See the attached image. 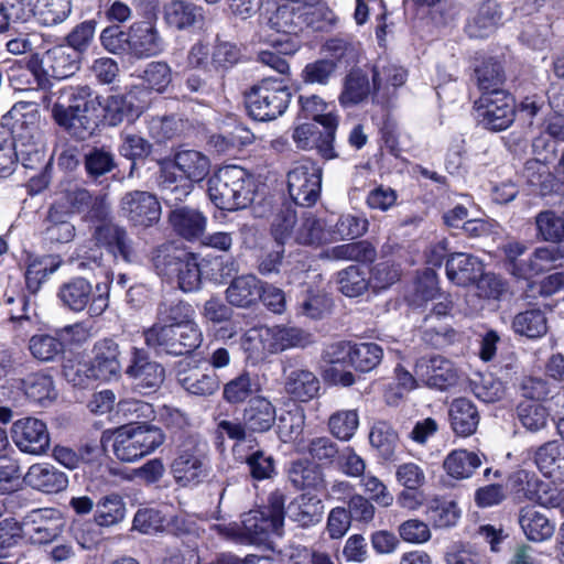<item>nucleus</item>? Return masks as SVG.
Returning a JSON list of instances; mask_svg holds the SVG:
<instances>
[{
	"label": "nucleus",
	"mask_w": 564,
	"mask_h": 564,
	"mask_svg": "<svg viewBox=\"0 0 564 564\" xmlns=\"http://www.w3.org/2000/svg\"><path fill=\"white\" fill-rule=\"evenodd\" d=\"M210 171L207 155L197 150H178L172 165L161 170L160 189L163 199L170 205L183 202L194 188V183L203 181Z\"/></svg>",
	"instance_id": "1"
},
{
	"label": "nucleus",
	"mask_w": 564,
	"mask_h": 564,
	"mask_svg": "<svg viewBox=\"0 0 564 564\" xmlns=\"http://www.w3.org/2000/svg\"><path fill=\"white\" fill-rule=\"evenodd\" d=\"M93 109L94 100L88 87H69L61 91L51 113L54 121L70 135L85 140L95 129Z\"/></svg>",
	"instance_id": "2"
},
{
	"label": "nucleus",
	"mask_w": 564,
	"mask_h": 564,
	"mask_svg": "<svg viewBox=\"0 0 564 564\" xmlns=\"http://www.w3.org/2000/svg\"><path fill=\"white\" fill-rule=\"evenodd\" d=\"M207 185L209 199L219 209H241L253 199L252 178L245 169L237 165L219 169L209 177Z\"/></svg>",
	"instance_id": "3"
},
{
	"label": "nucleus",
	"mask_w": 564,
	"mask_h": 564,
	"mask_svg": "<svg viewBox=\"0 0 564 564\" xmlns=\"http://www.w3.org/2000/svg\"><path fill=\"white\" fill-rule=\"evenodd\" d=\"M291 91L281 78H263L246 93V107L258 121H271L282 116L291 101Z\"/></svg>",
	"instance_id": "4"
},
{
	"label": "nucleus",
	"mask_w": 564,
	"mask_h": 564,
	"mask_svg": "<svg viewBox=\"0 0 564 564\" xmlns=\"http://www.w3.org/2000/svg\"><path fill=\"white\" fill-rule=\"evenodd\" d=\"M165 441L163 431L151 424H126L115 432L113 453L121 462L138 460L160 447Z\"/></svg>",
	"instance_id": "5"
},
{
	"label": "nucleus",
	"mask_w": 564,
	"mask_h": 564,
	"mask_svg": "<svg viewBox=\"0 0 564 564\" xmlns=\"http://www.w3.org/2000/svg\"><path fill=\"white\" fill-rule=\"evenodd\" d=\"M508 486L518 499H528L542 507L558 508L564 512V488L558 489L550 482L540 480L532 471H513L508 478Z\"/></svg>",
	"instance_id": "6"
},
{
	"label": "nucleus",
	"mask_w": 564,
	"mask_h": 564,
	"mask_svg": "<svg viewBox=\"0 0 564 564\" xmlns=\"http://www.w3.org/2000/svg\"><path fill=\"white\" fill-rule=\"evenodd\" d=\"M303 14L291 4H283L268 20L265 41L280 53L294 54L300 48L297 33L302 29Z\"/></svg>",
	"instance_id": "7"
},
{
	"label": "nucleus",
	"mask_w": 564,
	"mask_h": 564,
	"mask_svg": "<svg viewBox=\"0 0 564 564\" xmlns=\"http://www.w3.org/2000/svg\"><path fill=\"white\" fill-rule=\"evenodd\" d=\"M322 167L310 159L294 164L288 173V191L293 202L303 207L314 205L322 189Z\"/></svg>",
	"instance_id": "8"
},
{
	"label": "nucleus",
	"mask_w": 564,
	"mask_h": 564,
	"mask_svg": "<svg viewBox=\"0 0 564 564\" xmlns=\"http://www.w3.org/2000/svg\"><path fill=\"white\" fill-rule=\"evenodd\" d=\"M98 294L94 295L93 285L84 278H75L64 283L58 291L63 305L70 311L82 312L88 307L90 316L101 315L108 307V286H96Z\"/></svg>",
	"instance_id": "9"
},
{
	"label": "nucleus",
	"mask_w": 564,
	"mask_h": 564,
	"mask_svg": "<svg viewBox=\"0 0 564 564\" xmlns=\"http://www.w3.org/2000/svg\"><path fill=\"white\" fill-rule=\"evenodd\" d=\"M475 107L479 122L492 131L506 130L516 117L514 100L506 90L481 94Z\"/></svg>",
	"instance_id": "10"
},
{
	"label": "nucleus",
	"mask_w": 564,
	"mask_h": 564,
	"mask_svg": "<svg viewBox=\"0 0 564 564\" xmlns=\"http://www.w3.org/2000/svg\"><path fill=\"white\" fill-rule=\"evenodd\" d=\"M273 509L269 512L251 510L242 516L240 535L250 544L263 543L270 532H278L283 524L282 501L273 498Z\"/></svg>",
	"instance_id": "11"
},
{
	"label": "nucleus",
	"mask_w": 564,
	"mask_h": 564,
	"mask_svg": "<svg viewBox=\"0 0 564 564\" xmlns=\"http://www.w3.org/2000/svg\"><path fill=\"white\" fill-rule=\"evenodd\" d=\"M11 437L21 452L30 455H44L51 445L46 424L42 420L32 416L13 422Z\"/></svg>",
	"instance_id": "12"
},
{
	"label": "nucleus",
	"mask_w": 564,
	"mask_h": 564,
	"mask_svg": "<svg viewBox=\"0 0 564 564\" xmlns=\"http://www.w3.org/2000/svg\"><path fill=\"white\" fill-rule=\"evenodd\" d=\"M524 394L529 398L517 408V415L522 426L530 432H538L547 424L549 411L538 402L547 394L546 384L541 379L529 378L523 383Z\"/></svg>",
	"instance_id": "13"
},
{
	"label": "nucleus",
	"mask_w": 564,
	"mask_h": 564,
	"mask_svg": "<svg viewBox=\"0 0 564 564\" xmlns=\"http://www.w3.org/2000/svg\"><path fill=\"white\" fill-rule=\"evenodd\" d=\"M414 372L423 384L441 391L454 387L459 378L455 365L440 355L419 358L414 366Z\"/></svg>",
	"instance_id": "14"
},
{
	"label": "nucleus",
	"mask_w": 564,
	"mask_h": 564,
	"mask_svg": "<svg viewBox=\"0 0 564 564\" xmlns=\"http://www.w3.org/2000/svg\"><path fill=\"white\" fill-rule=\"evenodd\" d=\"M127 377L140 393L155 391L164 381L165 370L141 348L133 347L130 364L126 369Z\"/></svg>",
	"instance_id": "15"
},
{
	"label": "nucleus",
	"mask_w": 564,
	"mask_h": 564,
	"mask_svg": "<svg viewBox=\"0 0 564 564\" xmlns=\"http://www.w3.org/2000/svg\"><path fill=\"white\" fill-rule=\"evenodd\" d=\"M171 473L180 486H196L208 475L206 457L196 445L184 446L174 458Z\"/></svg>",
	"instance_id": "16"
},
{
	"label": "nucleus",
	"mask_w": 564,
	"mask_h": 564,
	"mask_svg": "<svg viewBox=\"0 0 564 564\" xmlns=\"http://www.w3.org/2000/svg\"><path fill=\"white\" fill-rule=\"evenodd\" d=\"M121 213L135 226H151L161 217V205L155 195L145 191H132L121 198Z\"/></svg>",
	"instance_id": "17"
},
{
	"label": "nucleus",
	"mask_w": 564,
	"mask_h": 564,
	"mask_svg": "<svg viewBox=\"0 0 564 564\" xmlns=\"http://www.w3.org/2000/svg\"><path fill=\"white\" fill-rule=\"evenodd\" d=\"M23 532L36 544L50 543L62 532L59 511L53 508L34 509L22 521Z\"/></svg>",
	"instance_id": "18"
},
{
	"label": "nucleus",
	"mask_w": 564,
	"mask_h": 564,
	"mask_svg": "<svg viewBox=\"0 0 564 564\" xmlns=\"http://www.w3.org/2000/svg\"><path fill=\"white\" fill-rule=\"evenodd\" d=\"M284 390L292 398L307 402L318 395L321 382L307 368L297 367L295 359L283 361Z\"/></svg>",
	"instance_id": "19"
},
{
	"label": "nucleus",
	"mask_w": 564,
	"mask_h": 564,
	"mask_svg": "<svg viewBox=\"0 0 564 564\" xmlns=\"http://www.w3.org/2000/svg\"><path fill=\"white\" fill-rule=\"evenodd\" d=\"M93 237L97 246L105 248L115 258H121L126 262L133 261V243L124 227L112 221H102L95 227Z\"/></svg>",
	"instance_id": "20"
},
{
	"label": "nucleus",
	"mask_w": 564,
	"mask_h": 564,
	"mask_svg": "<svg viewBox=\"0 0 564 564\" xmlns=\"http://www.w3.org/2000/svg\"><path fill=\"white\" fill-rule=\"evenodd\" d=\"M130 55L135 58L158 56L166 43L151 21H137L130 25Z\"/></svg>",
	"instance_id": "21"
},
{
	"label": "nucleus",
	"mask_w": 564,
	"mask_h": 564,
	"mask_svg": "<svg viewBox=\"0 0 564 564\" xmlns=\"http://www.w3.org/2000/svg\"><path fill=\"white\" fill-rule=\"evenodd\" d=\"M177 380L186 392L196 397H210L220 387L216 371L198 365L180 370Z\"/></svg>",
	"instance_id": "22"
},
{
	"label": "nucleus",
	"mask_w": 564,
	"mask_h": 564,
	"mask_svg": "<svg viewBox=\"0 0 564 564\" xmlns=\"http://www.w3.org/2000/svg\"><path fill=\"white\" fill-rule=\"evenodd\" d=\"M91 360L95 379L111 380L121 372L119 345L111 338L98 340L93 348Z\"/></svg>",
	"instance_id": "23"
},
{
	"label": "nucleus",
	"mask_w": 564,
	"mask_h": 564,
	"mask_svg": "<svg viewBox=\"0 0 564 564\" xmlns=\"http://www.w3.org/2000/svg\"><path fill=\"white\" fill-rule=\"evenodd\" d=\"M23 480L31 488L45 494L61 492L68 486L67 475L48 463L31 465Z\"/></svg>",
	"instance_id": "24"
},
{
	"label": "nucleus",
	"mask_w": 564,
	"mask_h": 564,
	"mask_svg": "<svg viewBox=\"0 0 564 564\" xmlns=\"http://www.w3.org/2000/svg\"><path fill=\"white\" fill-rule=\"evenodd\" d=\"M300 105L303 115L306 118H312L314 121L321 123L326 129V141L322 145V151L326 155L332 154V142L335 139V131L337 128V117L332 112H326L327 104L316 95L300 96Z\"/></svg>",
	"instance_id": "25"
},
{
	"label": "nucleus",
	"mask_w": 564,
	"mask_h": 564,
	"mask_svg": "<svg viewBox=\"0 0 564 564\" xmlns=\"http://www.w3.org/2000/svg\"><path fill=\"white\" fill-rule=\"evenodd\" d=\"M484 271L482 262L469 253H452L446 261V275L458 286H467L476 282Z\"/></svg>",
	"instance_id": "26"
},
{
	"label": "nucleus",
	"mask_w": 564,
	"mask_h": 564,
	"mask_svg": "<svg viewBox=\"0 0 564 564\" xmlns=\"http://www.w3.org/2000/svg\"><path fill=\"white\" fill-rule=\"evenodd\" d=\"M242 420L249 432H268L276 420L275 406L265 397L250 398L243 409Z\"/></svg>",
	"instance_id": "27"
},
{
	"label": "nucleus",
	"mask_w": 564,
	"mask_h": 564,
	"mask_svg": "<svg viewBox=\"0 0 564 564\" xmlns=\"http://www.w3.org/2000/svg\"><path fill=\"white\" fill-rule=\"evenodd\" d=\"M451 427L458 436L474 434L479 424V412L476 405L467 398H457L448 408Z\"/></svg>",
	"instance_id": "28"
},
{
	"label": "nucleus",
	"mask_w": 564,
	"mask_h": 564,
	"mask_svg": "<svg viewBox=\"0 0 564 564\" xmlns=\"http://www.w3.org/2000/svg\"><path fill=\"white\" fill-rule=\"evenodd\" d=\"M538 469L546 477L560 478L564 475V455L557 441H549L530 451Z\"/></svg>",
	"instance_id": "29"
},
{
	"label": "nucleus",
	"mask_w": 564,
	"mask_h": 564,
	"mask_svg": "<svg viewBox=\"0 0 564 564\" xmlns=\"http://www.w3.org/2000/svg\"><path fill=\"white\" fill-rule=\"evenodd\" d=\"M165 22L177 30H187L204 19L203 9L193 2L172 0L163 8Z\"/></svg>",
	"instance_id": "30"
},
{
	"label": "nucleus",
	"mask_w": 564,
	"mask_h": 564,
	"mask_svg": "<svg viewBox=\"0 0 564 564\" xmlns=\"http://www.w3.org/2000/svg\"><path fill=\"white\" fill-rule=\"evenodd\" d=\"M262 283L253 274L235 278L226 290L227 301L238 307H249L261 296Z\"/></svg>",
	"instance_id": "31"
},
{
	"label": "nucleus",
	"mask_w": 564,
	"mask_h": 564,
	"mask_svg": "<svg viewBox=\"0 0 564 564\" xmlns=\"http://www.w3.org/2000/svg\"><path fill=\"white\" fill-rule=\"evenodd\" d=\"M170 221L174 230L188 240L200 237L207 225V218L202 212L187 206L172 210Z\"/></svg>",
	"instance_id": "32"
},
{
	"label": "nucleus",
	"mask_w": 564,
	"mask_h": 564,
	"mask_svg": "<svg viewBox=\"0 0 564 564\" xmlns=\"http://www.w3.org/2000/svg\"><path fill=\"white\" fill-rule=\"evenodd\" d=\"M155 318L161 324L177 326L195 322V310L181 299L164 296L156 305Z\"/></svg>",
	"instance_id": "33"
},
{
	"label": "nucleus",
	"mask_w": 564,
	"mask_h": 564,
	"mask_svg": "<svg viewBox=\"0 0 564 564\" xmlns=\"http://www.w3.org/2000/svg\"><path fill=\"white\" fill-rule=\"evenodd\" d=\"M518 521L528 540L533 542L546 541L552 538L555 531L554 524L546 516L533 507L522 508Z\"/></svg>",
	"instance_id": "34"
},
{
	"label": "nucleus",
	"mask_w": 564,
	"mask_h": 564,
	"mask_svg": "<svg viewBox=\"0 0 564 564\" xmlns=\"http://www.w3.org/2000/svg\"><path fill=\"white\" fill-rule=\"evenodd\" d=\"M538 240L560 243L564 241V209H542L534 216Z\"/></svg>",
	"instance_id": "35"
},
{
	"label": "nucleus",
	"mask_w": 564,
	"mask_h": 564,
	"mask_svg": "<svg viewBox=\"0 0 564 564\" xmlns=\"http://www.w3.org/2000/svg\"><path fill=\"white\" fill-rule=\"evenodd\" d=\"M288 512L299 525L310 527L322 520L324 505L317 496L303 494L289 505Z\"/></svg>",
	"instance_id": "36"
},
{
	"label": "nucleus",
	"mask_w": 564,
	"mask_h": 564,
	"mask_svg": "<svg viewBox=\"0 0 564 564\" xmlns=\"http://www.w3.org/2000/svg\"><path fill=\"white\" fill-rule=\"evenodd\" d=\"M308 343L305 332L295 327L267 326V350L276 354L294 347H304Z\"/></svg>",
	"instance_id": "37"
},
{
	"label": "nucleus",
	"mask_w": 564,
	"mask_h": 564,
	"mask_svg": "<svg viewBox=\"0 0 564 564\" xmlns=\"http://www.w3.org/2000/svg\"><path fill=\"white\" fill-rule=\"evenodd\" d=\"M481 464V458L477 453L467 449H454L445 457L443 468L449 477L463 480L471 477Z\"/></svg>",
	"instance_id": "38"
},
{
	"label": "nucleus",
	"mask_w": 564,
	"mask_h": 564,
	"mask_svg": "<svg viewBox=\"0 0 564 564\" xmlns=\"http://www.w3.org/2000/svg\"><path fill=\"white\" fill-rule=\"evenodd\" d=\"M371 93L368 75L360 69L351 70L343 82L338 101L343 107H352L364 102Z\"/></svg>",
	"instance_id": "39"
},
{
	"label": "nucleus",
	"mask_w": 564,
	"mask_h": 564,
	"mask_svg": "<svg viewBox=\"0 0 564 564\" xmlns=\"http://www.w3.org/2000/svg\"><path fill=\"white\" fill-rule=\"evenodd\" d=\"M143 107L134 105L132 96L112 95L109 96L105 105V118L110 126H118L123 120H133L142 112Z\"/></svg>",
	"instance_id": "40"
},
{
	"label": "nucleus",
	"mask_w": 564,
	"mask_h": 564,
	"mask_svg": "<svg viewBox=\"0 0 564 564\" xmlns=\"http://www.w3.org/2000/svg\"><path fill=\"white\" fill-rule=\"evenodd\" d=\"M172 327L173 356L191 354L202 345L203 332L196 321Z\"/></svg>",
	"instance_id": "41"
},
{
	"label": "nucleus",
	"mask_w": 564,
	"mask_h": 564,
	"mask_svg": "<svg viewBox=\"0 0 564 564\" xmlns=\"http://www.w3.org/2000/svg\"><path fill=\"white\" fill-rule=\"evenodd\" d=\"M22 388L31 401L42 406L52 403L57 395L52 377L44 373L28 376L22 380Z\"/></svg>",
	"instance_id": "42"
},
{
	"label": "nucleus",
	"mask_w": 564,
	"mask_h": 564,
	"mask_svg": "<svg viewBox=\"0 0 564 564\" xmlns=\"http://www.w3.org/2000/svg\"><path fill=\"white\" fill-rule=\"evenodd\" d=\"M260 390L258 379L251 377L249 372H242L224 386L223 398L229 404H239Z\"/></svg>",
	"instance_id": "43"
},
{
	"label": "nucleus",
	"mask_w": 564,
	"mask_h": 564,
	"mask_svg": "<svg viewBox=\"0 0 564 564\" xmlns=\"http://www.w3.org/2000/svg\"><path fill=\"white\" fill-rule=\"evenodd\" d=\"M564 261V246L539 247L530 257L523 275H534L551 270Z\"/></svg>",
	"instance_id": "44"
},
{
	"label": "nucleus",
	"mask_w": 564,
	"mask_h": 564,
	"mask_svg": "<svg viewBox=\"0 0 564 564\" xmlns=\"http://www.w3.org/2000/svg\"><path fill=\"white\" fill-rule=\"evenodd\" d=\"M512 328L528 338H539L546 333V317L541 310H528L514 316Z\"/></svg>",
	"instance_id": "45"
},
{
	"label": "nucleus",
	"mask_w": 564,
	"mask_h": 564,
	"mask_svg": "<svg viewBox=\"0 0 564 564\" xmlns=\"http://www.w3.org/2000/svg\"><path fill=\"white\" fill-rule=\"evenodd\" d=\"M72 12L70 0H36L34 18L46 26L64 22Z\"/></svg>",
	"instance_id": "46"
},
{
	"label": "nucleus",
	"mask_w": 564,
	"mask_h": 564,
	"mask_svg": "<svg viewBox=\"0 0 564 564\" xmlns=\"http://www.w3.org/2000/svg\"><path fill=\"white\" fill-rule=\"evenodd\" d=\"M66 214L57 209L56 205L50 208L45 239L55 243H68L75 237V226L65 218Z\"/></svg>",
	"instance_id": "47"
},
{
	"label": "nucleus",
	"mask_w": 564,
	"mask_h": 564,
	"mask_svg": "<svg viewBox=\"0 0 564 564\" xmlns=\"http://www.w3.org/2000/svg\"><path fill=\"white\" fill-rule=\"evenodd\" d=\"M61 265L58 257L45 256L33 259L25 272L26 288L31 293H36L43 281L54 273Z\"/></svg>",
	"instance_id": "48"
},
{
	"label": "nucleus",
	"mask_w": 564,
	"mask_h": 564,
	"mask_svg": "<svg viewBox=\"0 0 564 564\" xmlns=\"http://www.w3.org/2000/svg\"><path fill=\"white\" fill-rule=\"evenodd\" d=\"M406 80V70L392 63H379L373 67L372 88L376 94L388 93L389 87H400Z\"/></svg>",
	"instance_id": "49"
},
{
	"label": "nucleus",
	"mask_w": 564,
	"mask_h": 564,
	"mask_svg": "<svg viewBox=\"0 0 564 564\" xmlns=\"http://www.w3.org/2000/svg\"><path fill=\"white\" fill-rule=\"evenodd\" d=\"M126 507L118 495L102 497L96 505L95 522L99 527H111L123 520Z\"/></svg>",
	"instance_id": "50"
},
{
	"label": "nucleus",
	"mask_w": 564,
	"mask_h": 564,
	"mask_svg": "<svg viewBox=\"0 0 564 564\" xmlns=\"http://www.w3.org/2000/svg\"><path fill=\"white\" fill-rule=\"evenodd\" d=\"M289 478L299 489L319 488L324 484L322 470L312 463L304 460L292 463Z\"/></svg>",
	"instance_id": "51"
},
{
	"label": "nucleus",
	"mask_w": 564,
	"mask_h": 564,
	"mask_svg": "<svg viewBox=\"0 0 564 564\" xmlns=\"http://www.w3.org/2000/svg\"><path fill=\"white\" fill-rule=\"evenodd\" d=\"M305 426V412L303 408L294 405L284 411L278 422V433L282 442H294L303 433Z\"/></svg>",
	"instance_id": "52"
},
{
	"label": "nucleus",
	"mask_w": 564,
	"mask_h": 564,
	"mask_svg": "<svg viewBox=\"0 0 564 564\" xmlns=\"http://www.w3.org/2000/svg\"><path fill=\"white\" fill-rule=\"evenodd\" d=\"M338 284L341 293L349 297L364 294L371 288L367 272L357 265H350L338 273Z\"/></svg>",
	"instance_id": "53"
},
{
	"label": "nucleus",
	"mask_w": 564,
	"mask_h": 564,
	"mask_svg": "<svg viewBox=\"0 0 564 564\" xmlns=\"http://www.w3.org/2000/svg\"><path fill=\"white\" fill-rule=\"evenodd\" d=\"M421 328L423 340L435 348L449 345L455 335L453 328L447 323L435 321L433 314L424 317Z\"/></svg>",
	"instance_id": "54"
},
{
	"label": "nucleus",
	"mask_w": 564,
	"mask_h": 564,
	"mask_svg": "<svg viewBox=\"0 0 564 564\" xmlns=\"http://www.w3.org/2000/svg\"><path fill=\"white\" fill-rule=\"evenodd\" d=\"M293 140L297 148L302 150L316 148L318 153L325 159H333L336 156L333 147L330 155H326L322 151V145L326 141V129H324V132H321L316 123H303L297 126L293 131Z\"/></svg>",
	"instance_id": "55"
},
{
	"label": "nucleus",
	"mask_w": 564,
	"mask_h": 564,
	"mask_svg": "<svg viewBox=\"0 0 564 564\" xmlns=\"http://www.w3.org/2000/svg\"><path fill=\"white\" fill-rule=\"evenodd\" d=\"M329 254L336 260L371 262L376 259L375 247L367 240L339 245L330 249Z\"/></svg>",
	"instance_id": "56"
},
{
	"label": "nucleus",
	"mask_w": 564,
	"mask_h": 564,
	"mask_svg": "<svg viewBox=\"0 0 564 564\" xmlns=\"http://www.w3.org/2000/svg\"><path fill=\"white\" fill-rule=\"evenodd\" d=\"M295 239L302 245H319L327 241L325 224L312 213H304Z\"/></svg>",
	"instance_id": "57"
},
{
	"label": "nucleus",
	"mask_w": 564,
	"mask_h": 564,
	"mask_svg": "<svg viewBox=\"0 0 564 564\" xmlns=\"http://www.w3.org/2000/svg\"><path fill=\"white\" fill-rule=\"evenodd\" d=\"M369 442L371 446L378 449L382 457L388 459L394 454L398 434L389 423L380 421L371 427Z\"/></svg>",
	"instance_id": "58"
},
{
	"label": "nucleus",
	"mask_w": 564,
	"mask_h": 564,
	"mask_svg": "<svg viewBox=\"0 0 564 564\" xmlns=\"http://www.w3.org/2000/svg\"><path fill=\"white\" fill-rule=\"evenodd\" d=\"M383 350L376 343L352 345L351 365L361 372L373 370L382 360Z\"/></svg>",
	"instance_id": "59"
},
{
	"label": "nucleus",
	"mask_w": 564,
	"mask_h": 564,
	"mask_svg": "<svg viewBox=\"0 0 564 564\" xmlns=\"http://www.w3.org/2000/svg\"><path fill=\"white\" fill-rule=\"evenodd\" d=\"M84 166L87 175L96 180L116 167L115 155L105 148H93L85 154Z\"/></svg>",
	"instance_id": "60"
},
{
	"label": "nucleus",
	"mask_w": 564,
	"mask_h": 564,
	"mask_svg": "<svg viewBox=\"0 0 564 564\" xmlns=\"http://www.w3.org/2000/svg\"><path fill=\"white\" fill-rule=\"evenodd\" d=\"M29 350L40 361H53L64 351V345L53 336L40 334L30 338Z\"/></svg>",
	"instance_id": "61"
},
{
	"label": "nucleus",
	"mask_w": 564,
	"mask_h": 564,
	"mask_svg": "<svg viewBox=\"0 0 564 564\" xmlns=\"http://www.w3.org/2000/svg\"><path fill=\"white\" fill-rule=\"evenodd\" d=\"M173 327L155 322L151 327L143 330L145 345L153 349L158 355H172Z\"/></svg>",
	"instance_id": "62"
},
{
	"label": "nucleus",
	"mask_w": 564,
	"mask_h": 564,
	"mask_svg": "<svg viewBox=\"0 0 564 564\" xmlns=\"http://www.w3.org/2000/svg\"><path fill=\"white\" fill-rule=\"evenodd\" d=\"M140 77L149 89L163 93L172 82V69L165 62H151Z\"/></svg>",
	"instance_id": "63"
},
{
	"label": "nucleus",
	"mask_w": 564,
	"mask_h": 564,
	"mask_svg": "<svg viewBox=\"0 0 564 564\" xmlns=\"http://www.w3.org/2000/svg\"><path fill=\"white\" fill-rule=\"evenodd\" d=\"M359 425V417L355 410H343L330 415L328 427L330 433L340 441H349Z\"/></svg>",
	"instance_id": "64"
}]
</instances>
